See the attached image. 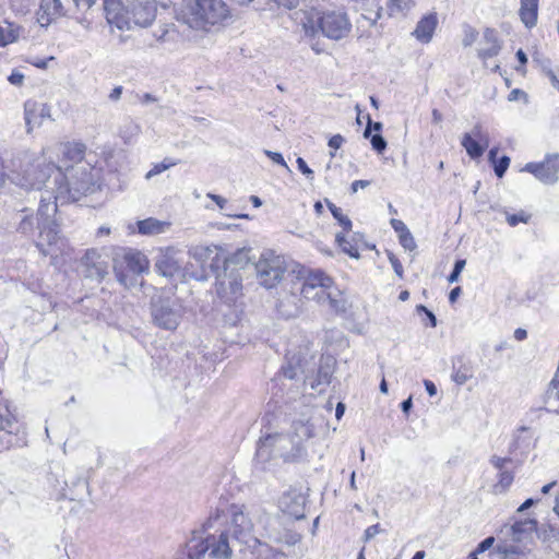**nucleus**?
Masks as SVG:
<instances>
[{"instance_id":"1","label":"nucleus","mask_w":559,"mask_h":559,"mask_svg":"<svg viewBox=\"0 0 559 559\" xmlns=\"http://www.w3.org/2000/svg\"><path fill=\"white\" fill-rule=\"evenodd\" d=\"M17 185L32 190L49 188L55 201L58 199L79 201L99 189L93 169L88 166L67 167L63 174L53 164H44L39 159L23 170Z\"/></svg>"},{"instance_id":"2","label":"nucleus","mask_w":559,"mask_h":559,"mask_svg":"<svg viewBox=\"0 0 559 559\" xmlns=\"http://www.w3.org/2000/svg\"><path fill=\"white\" fill-rule=\"evenodd\" d=\"M46 193L47 197L43 193L40 194V202L36 214L28 209L21 211V219L16 228L19 233L25 236L33 235L36 229L39 230V240L36 242V247L44 257L57 254V251L53 249L55 247L61 250L59 247L61 238L55 221L57 204L52 199L51 192L46 190Z\"/></svg>"},{"instance_id":"3","label":"nucleus","mask_w":559,"mask_h":559,"mask_svg":"<svg viewBox=\"0 0 559 559\" xmlns=\"http://www.w3.org/2000/svg\"><path fill=\"white\" fill-rule=\"evenodd\" d=\"M294 21L301 26L305 37L314 39L319 33L332 40L347 37L352 31V23L347 13L343 11L320 12L314 8L298 10L293 14Z\"/></svg>"},{"instance_id":"4","label":"nucleus","mask_w":559,"mask_h":559,"mask_svg":"<svg viewBox=\"0 0 559 559\" xmlns=\"http://www.w3.org/2000/svg\"><path fill=\"white\" fill-rule=\"evenodd\" d=\"M293 273L300 283L299 290L304 298L328 306L336 313L345 311V301L333 296L331 292L333 280L323 271L297 265L293 269Z\"/></svg>"},{"instance_id":"5","label":"nucleus","mask_w":559,"mask_h":559,"mask_svg":"<svg viewBox=\"0 0 559 559\" xmlns=\"http://www.w3.org/2000/svg\"><path fill=\"white\" fill-rule=\"evenodd\" d=\"M255 455L257 460L263 463L273 459L296 463L306 460L307 451L290 435L270 433L260 439Z\"/></svg>"},{"instance_id":"6","label":"nucleus","mask_w":559,"mask_h":559,"mask_svg":"<svg viewBox=\"0 0 559 559\" xmlns=\"http://www.w3.org/2000/svg\"><path fill=\"white\" fill-rule=\"evenodd\" d=\"M230 19V10L223 0H193L183 14L185 23L195 29L222 25Z\"/></svg>"},{"instance_id":"7","label":"nucleus","mask_w":559,"mask_h":559,"mask_svg":"<svg viewBox=\"0 0 559 559\" xmlns=\"http://www.w3.org/2000/svg\"><path fill=\"white\" fill-rule=\"evenodd\" d=\"M209 521L221 524H252L261 523L265 518L260 508L229 503L227 499L221 498L215 510L210 513Z\"/></svg>"},{"instance_id":"8","label":"nucleus","mask_w":559,"mask_h":559,"mask_svg":"<svg viewBox=\"0 0 559 559\" xmlns=\"http://www.w3.org/2000/svg\"><path fill=\"white\" fill-rule=\"evenodd\" d=\"M247 536H249V532L240 527V530L234 531L231 537L228 532L222 533L215 544H211L209 539L204 540L202 537L200 539L194 537L188 544L189 557L199 559L212 546L211 554L215 558H228L235 545L241 543V539Z\"/></svg>"},{"instance_id":"9","label":"nucleus","mask_w":559,"mask_h":559,"mask_svg":"<svg viewBox=\"0 0 559 559\" xmlns=\"http://www.w3.org/2000/svg\"><path fill=\"white\" fill-rule=\"evenodd\" d=\"M151 314L156 326L167 331H175L183 317V308L176 300L156 298L152 300Z\"/></svg>"},{"instance_id":"10","label":"nucleus","mask_w":559,"mask_h":559,"mask_svg":"<svg viewBox=\"0 0 559 559\" xmlns=\"http://www.w3.org/2000/svg\"><path fill=\"white\" fill-rule=\"evenodd\" d=\"M117 280L126 287L134 284L132 276L141 275L148 270V260L136 250L129 249L123 255L121 262L114 266Z\"/></svg>"},{"instance_id":"11","label":"nucleus","mask_w":559,"mask_h":559,"mask_svg":"<svg viewBox=\"0 0 559 559\" xmlns=\"http://www.w3.org/2000/svg\"><path fill=\"white\" fill-rule=\"evenodd\" d=\"M260 285L265 288L275 287L286 271L285 260L272 252L263 253L254 265Z\"/></svg>"},{"instance_id":"12","label":"nucleus","mask_w":559,"mask_h":559,"mask_svg":"<svg viewBox=\"0 0 559 559\" xmlns=\"http://www.w3.org/2000/svg\"><path fill=\"white\" fill-rule=\"evenodd\" d=\"M66 487L63 488L62 498L63 504L61 509L69 510L74 515L84 514L88 509L84 507L83 502L88 496V484L84 478L78 477L71 480L64 481Z\"/></svg>"},{"instance_id":"13","label":"nucleus","mask_w":559,"mask_h":559,"mask_svg":"<svg viewBox=\"0 0 559 559\" xmlns=\"http://www.w3.org/2000/svg\"><path fill=\"white\" fill-rule=\"evenodd\" d=\"M242 277L238 270H224L216 274L215 290L217 296L225 302H234L242 290Z\"/></svg>"},{"instance_id":"14","label":"nucleus","mask_w":559,"mask_h":559,"mask_svg":"<svg viewBox=\"0 0 559 559\" xmlns=\"http://www.w3.org/2000/svg\"><path fill=\"white\" fill-rule=\"evenodd\" d=\"M155 0H128L126 5V19H130V25L147 27L156 16Z\"/></svg>"},{"instance_id":"15","label":"nucleus","mask_w":559,"mask_h":559,"mask_svg":"<svg viewBox=\"0 0 559 559\" xmlns=\"http://www.w3.org/2000/svg\"><path fill=\"white\" fill-rule=\"evenodd\" d=\"M523 170L546 185H554L559 179V154H548L540 163H527Z\"/></svg>"},{"instance_id":"16","label":"nucleus","mask_w":559,"mask_h":559,"mask_svg":"<svg viewBox=\"0 0 559 559\" xmlns=\"http://www.w3.org/2000/svg\"><path fill=\"white\" fill-rule=\"evenodd\" d=\"M461 145L471 158L475 159L483 156L489 146V135L484 130L481 123H476L471 132L462 135Z\"/></svg>"},{"instance_id":"17","label":"nucleus","mask_w":559,"mask_h":559,"mask_svg":"<svg viewBox=\"0 0 559 559\" xmlns=\"http://www.w3.org/2000/svg\"><path fill=\"white\" fill-rule=\"evenodd\" d=\"M182 252L174 247L160 249L155 261L157 272L165 277H174L181 273Z\"/></svg>"},{"instance_id":"18","label":"nucleus","mask_w":559,"mask_h":559,"mask_svg":"<svg viewBox=\"0 0 559 559\" xmlns=\"http://www.w3.org/2000/svg\"><path fill=\"white\" fill-rule=\"evenodd\" d=\"M305 502L306 499L301 493L296 491L285 492L280 500L282 521L294 522L304 520L306 518Z\"/></svg>"},{"instance_id":"19","label":"nucleus","mask_w":559,"mask_h":559,"mask_svg":"<svg viewBox=\"0 0 559 559\" xmlns=\"http://www.w3.org/2000/svg\"><path fill=\"white\" fill-rule=\"evenodd\" d=\"M81 263L84 266V275L87 278L100 282L108 274V263L102 259V255L95 249H88Z\"/></svg>"},{"instance_id":"20","label":"nucleus","mask_w":559,"mask_h":559,"mask_svg":"<svg viewBox=\"0 0 559 559\" xmlns=\"http://www.w3.org/2000/svg\"><path fill=\"white\" fill-rule=\"evenodd\" d=\"M46 118H50V108L47 104L27 100L24 104V119L27 133L40 127Z\"/></svg>"},{"instance_id":"21","label":"nucleus","mask_w":559,"mask_h":559,"mask_svg":"<svg viewBox=\"0 0 559 559\" xmlns=\"http://www.w3.org/2000/svg\"><path fill=\"white\" fill-rule=\"evenodd\" d=\"M103 2L107 22L119 29H130V19H126V8H122L121 0H104Z\"/></svg>"},{"instance_id":"22","label":"nucleus","mask_w":559,"mask_h":559,"mask_svg":"<svg viewBox=\"0 0 559 559\" xmlns=\"http://www.w3.org/2000/svg\"><path fill=\"white\" fill-rule=\"evenodd\" d=\"M493 544L495 537L489 536L480 542L476 549L471 552V555L475 556V558H478V556H483L486 551H489L488 556L490 559H507L509 556H513L515 554L513 547H509L507 545H499L496 549L491 550Z\"/></svg>"},{"instance_id":"23","label":"nucleus","mask_w":559,"mask_h":559,"mask_svg":"<svg viewBox=\"0 0 559 559\" xmlns=\"http://www.w3.org/2000/svg\"><path fill=\"white\" fill-rule=\"evenodd\" d=\"M63 15L64 10L60 0H40L37 21L41 26H48L57 17Z\"/></svg>"},{"instance_id":"24","label":"nucleus","mask_w":559,"mask_h":559,"mask_svg":"<svg viewBox=\"0 0 559 559\" xmlns=\"http://www.w3.org/2000/svg\"><path fill=\"white\" fill-rule=\"evenodd\" d=\"M438 25V17L437 13L432 12L425 16H423L414 32L412 33L413 36L416 37L417 40L427 44L432 39L433 33L436 31V27Z\"/></svg>"},{"instance_id":"25","label":"nucleus","mask_w":559,"mask_h":559,"mask_svg":"<svg viewBox=\"0 0 559 559\" xmlns=\"http://www.w3.org/2000/svg\"><path fill=\"white\" fill-rule=\"evenodd\" d=\"M481 45L483 46L478 49V57L483 61L496 57L501 50L500 41L497 38L496 32L492 29L485 31Z\"/></svg>"},{"instance_id":"26","label":"nucleus","mask_w":559,"mask_h":559,"mask_svg":"<svg viewBox=\"0 0 559 559\" xmlns=\"http://www.w3.org/2000/svg\"><path fill=\"white\" fill-rule=\"evenodd\" d=\"M170 227V223L148 217L138 222V230L141 235L155 236L166 233Z\"/></svg>"},{"instance_id":"27","label":"nucleus","mask_w":559,"mask_h":559,"mask_svg":"<svg viewBox=\"0 0 559 559\" xmlns=\"http://www.w3.org/2000/svg\"><path fill=\"white\" fill-rule=\"evenodd\" d=\"M538 0H521L519 11L521 21L527 28H532L537 23Z\"/></svg>"},{"instance_id":"28","label":"nucleus","mask_w":559,"mask_h":559,"mask_svg":"<svg viewBox=\"0 0 559 559\" xmlns=\"http://www.w3.org/2000/svg\"><path fill=\"white\" fill-rule=\"evenodd\" d=\"M282 372L284 378L289 380H296L299 379V376H302V382L306 383L308 379L306 369L301 366L300 359L296 357L288 360L287 365L282 368Z\"/></svg>"},{"instance_id":"29","label":"nucleus","mask_w":559,"mask_h":559,"mask_svg":"<svg viewBox=\"0 0 559 559\" xmlns=\"http://www.w3.org/2000/svg\"><path fill=\"white\" fill-rule=\"evenodd\" d=\"M86 146L80 142H68L62 144V154L64 158L79 163L83 159Z\"/></svg>"},{"instance_id":"30","label":"nucleus","mask_w":559,"mask_h":559,"mask_svg":"<svg viewBox=\"0 0 559 559\" xmlns=\"http://www.w3.org/2000/svg\"><path fill=\"white\" fill-rule=\"evenodd\" d=\"M294 438L296 442H300L302 444L304 440H308L314 436V426L309 421H294Z\"/></svg>"},{"instance_id":"31","label":"nucleus","mask_w":559,"mask_h":559,"mask_svg":"<svg viewBox=\"0 0 559 559\" xmlns=\"http://www.w3.org/2000/svg\"><path fill=\"white\" fill-rule=\"evenodd\" d=\"M21 27L12 23L4 22L0 24V47H4L15 41L20 36Z\"/></svg>"},{"instance_id":"32","label":"nucleus","mask_w":559,"mask_h":559,"mask_svg":"<svg viewBox=\"0 0 559 559\" xmlns=\"http://www.w3.org/2000/svg\"><path fill=\"white\" fill-rule=\"evenodd\" d=\"M141 133V126L133 119H126L120 126L119 134L124 143H130Z\"/></svg>"},{"instance_id":"33","label":"nucleus","mask_w":559,"mask_h":559,"mask_svg":"<svg viewBox=\"0 0 559 559\" xmlns=\"http://www.w3.org/2000/svg\"><path fill=\"white\" fill-rule=\"evenodd\" d=\"M249 251L246 249L238 250L231 257L225 260L224 267L229 270H240L249 262Z\"/></svg>"},{"instance_id":"34","label":"nucleus","mask_w":559,"mask_h":559,"mask_svg":"<svg viewBox=\"0 0 559 559\" xmlns=\"http://www.w3.org/2000/svg\"><path fill=\"white\" fill-rule=\"evenodd\" d=\"M332 378V367L330 365L321 366L318 370L317 379L310 382L311 389L322 392L321 385H328Z\"/></svg>"},{"instance_id":"35","label":"nucleus","mask_w":559,"mask_h":559,"mask_svg":"<svg viewBox=\"0 0 559 559\" xmlns=\"http://www.w3.org/2000/svg\"><path fill=\"white\" fill-rule=\"evenodd\" d=\"M416 4V0H389L388 11L390 15L406 14Z\"/></svg>"},{"instance_id":"36","label":"nucleus","mask_w":559,"mask_h":559,"mask_svg":"<svg viewBox=\"0 0 559 559\" xmlns=\"http://www.w3.org/2000/svg\"><path fill=\"white\" fill-rule=\"evenodd\" d=\"M559 402V371L557 370L555 377L549 383L548 390L545 395V404L555 406Z\"/></svg>"},{"instance_id":"37","label":"nucleus","mask_w":559,"mask_h":559,"mask_svg":"<svg viewBox=\"0 0 559 559\" xmlns=\"http://www.w3.org/2000/svg\"><path fill=\"white\" fill-rule=\"evenodd\" d=\"M514 475L509 471H502L498 474V481L493 486L495 493H502L512 485Z\"/></svg>"},{"instance_id":"38","label":"nucleus","mask_w":559,"mask_h":559,"mask_svg":"<svg viewBox=\"0 0 559 559\" xmlns=\"http://www.w3.org/2000/svg\"><path fill=\"white\" fill-rule=\"evenodd\" d=\"M328 206L335 219H337L338 224L344 228V230H350L352 229V221L343 214L342 209L337 207L332 202L328 201Z\"/></svg>"},{"instance_id":"39","label":"nucleus","mask_w":559,"mask_h":559,"mask_svg":"<svg viewBox=\"0 0 559 559\" xmlns=\"http://www.w3.org/2000/svg\"><path fill=\"white\" fill-rule=\"evenodd\" d=\"M335 239L343 252L352 258H359L358 248L352 241L346 239L342 234H337Z\"/></svg>"},{"instance_id":"40","label":"nucleus","mask_w":559,"mask_h":559,"mask_svg":"<svg viewBox=\"0 0 559 559\" xmlns=\"http://www.w3.org/2000/svg\"><path fill=\"white\" fill-rule=\"evenodd\" d=\"M177 164V160L165 158L162 163L154 165L153 168L146 173L145 179L150 180L154 176L162 174L163 171L169 169L173 166H176Z\"/></svg>"},{"instance_id":"41","label":"nucleus","mask_w":559,"mask_h":559,"mask_svg":"<svg viewBox=\"0 0 559 559\" xmlns=\"http://www.w3.org/2000/svg\"><path fill=\"white\" fill-rule=\"evenodd\" d=\"M15 427L16 419L7 409V415H0V430L7 431L8 433H13Z\"/></svg>"},{"instance_id":"42","label":"nucleus","mask_w":559,"mask_h":559,"mask_svg":"<svg viewBox=\"0 0 559 559\" xmlns=\"http://www.w3.org/2000/svg\"><path fill=\"white\" fill-rule=\"evenodd\" d=\"M531 215L526 214L524 211L519 212L518 214H509L506 212V219L508 224L512 227L516 226L519 223H527Z\"/></svg>"},{"instance_id":"43","label":"nucleus","mask_w":559,"mask_h":559,"mask_svg":"<svg viewBox=\"0 0 559 559\" xmlns=\"http://www.w3.org/2000/svg\"><path fill=\"white\" fill-rule=\"evenodd\" d=\"M492 165L496 176L502 178L510 165V158L508 156H502Z\"/></svg>"},{"instance_id":"44","label":"nucleus","mask_w":559,"mask_h":559,"mask_svg":"<svg viewBox=\"0 0 559 559\" xmlns=\"http://www.w3.org/2000/svg\"><path fill=\"white\" fill-rule=\"evenodd\" d=\"M399 238H400V243L402 245V247L404 249L409 250V251H413L416 249L417 246H416L415 239L409 230L400 235Z\"/></svg>"},{"instance_id":"45","label":"nucleus","mask_w":559,"mask_h":559,"mask_svg":"<svg viewBox=\"0 0 559 559\" xmlns=\"http://www.w3.org/2000/svg\"><path fill=\"white\" fill-rule=\"evenodd\" d=\"M211 252L212 251L210 250V248L202 247V246H195V247L191 248L189 251L190 255L193 257L198 261H203V260L207 259V257L210 255Z\"/></svg>"},{"instance_id":"46","label":"nucleus","mask_w":559,"mask_h":559,"mask_svg":"<svg viewBox=\"0 0 559 559\" xmlns=\"http://www.w3.org/2000/svg\"><path fill=\"white\" fill-rule=\"evenodd\" d=\"M490 464L500 472L506 471V465L512 462L511 457H501L498 455H491L489 459Z\"/></svg>"},{"instance_id":"47","label":"nucleus","mask_w":559,"mask_h":559,"mask_svg":"<svg viewBox=\"0 0 559 559\" xmlns=\"http://www.w3.org/2000/svg\"><path fill=\"white\" fill-rule=\"evenodd\" d=\"M472 377V374L466 369H457L452 373V380L459 384L463 385L467 382V380Z\"/></svg>"},{"instance_id":"48","label":"nucleus","mask_w":559,"mask_h":559,"mask_svg":"<svg viewBox=\"0 0 559 559\" xmlns=\"http://www.w3.org/2000/svg\"><path fill=\"white\" fill-rule=\"evenodd\" d=\"M371 146L378 153H382L386 148V141L381 134H373L370 139Z\"/></svg>"},{"instance_id":"49","label":"nucleus","mask_w":559,"mask_h":559,"mask_svg":"<svg viewBox=\"0 0 559 559\" xmlns=\"http://www.w3.org/2000/svg\"><path fill=\"white\" fill-rule=\"evenodd\" d=\"M466 261L465 260H457L454 264V267L451 272V274L448 277V281L450 283H455L459 281L460 274L465 267Z\"/></svg>"},{"instance_id":"50","label":"nucleus","mask_w":559,"mask_h":559,"mask_svg":"<svg viewBox=\"0 0 559 559\" xmlns=\"http://www.w3.org/2000/svg\"><path fill=\"white\" fill-rule=\"evenodd\" d=\"M264 154L272 160L274 162L275 164L277 165H281L283 167H285L287 170L290 171L288 165L286 164L283 155L281 153H277V152H272V151H269V150H264Z\"/></svg>"},{"instance_id":"51","label":"nucleus","mask_w":559,"mask_h":559,"mask_svg":"<svg viewBox=\"0 0 559 559\" xmlns=\"http://www.w3.org/2000/svg\"><path fill=\"white\" fill-rule=\"evenodd\" d=\"M297 166H298V169L309 179V180H313V170L311 168H309V166L307 165V163L305 162V159L302 157H298L297 160Z\"/></svg>"},{"instance_id":"52","label":"nucleus","mask_w":559,"mask_h":559,"mask_svg":"<svg viewBox=\"0 0 559 559\" xmlns=\"http://www.w3.org/2000/svg\"><path fill=\"white\" fill-rule=\"evenodd\" d=\"M382 9L380 7H377V10H370L367 14H364L362 16L370 21L371 24H376V22L381 17Z\"/></svg>"},{"instance_id":"53","label":"nucleus","mask_w":559,"mask_h":559,"mask_svg":"<svg viewBox=\"0 0 559 559\" xmlns=\"http://www.w3.org/2000/svg\"><path fill=\"white\" fill-rule=\"evenodd\" d=\"M390 224L399 236L408 230L407 226L401 219L392 218Z\"/></svg>"},{"instance_id":"54","label":"nucleus","mask_w":559,"mask_h":559,"mask_svg":"<svg viewBox=\"0 0 559 559\" xmlns=\"http://www.w3.org/2000/svg\"><path fill=\"white\" fill-rule=\"evenodd\" d=\"M73 2L78 10L87 11L97 2V0H73Z\"/></svg>"},{"instance_id":"55","label":"nucleus","mask_w":559,"mask_h":559,"mask_svg":"<svg viewBox=\"0 0 559 559\" xmlns=\"http://www.w3.org/2000/svg\"><path fill=\"white\" fill-rule=\"evenodd\" d=\"M543 71H544L545 75L549 79L552 87L559 91V79L557 78L555 72L551 69L546 68V67L543 69Z\"/></svg>"},{"instance_id":"56","label":"nucleus","mask_w":559,"mask_h":559,"mask_svg":"<svg viewBox=\"0 0 559 559\" xmlns=\"http://www.w3.org/2000/svg\"><path fill=\"white\" fill-rule=\"evenodd\" d=\"M389 260H390L391 265H392L394 272L396 273V275L399 277H402L403 276V266H402L401 262L399 261V259L395 258L393 254H391L389 257Z\"/></svg>"},{"instance_id":"57","label":"nucleus","mask_w":559,"mask_h":559,"mask_svg":"<svg viewBox=\"0 0 559 559\" xmlns=\"http://www.w3.org/2000/svg\"><path fill=\"white\" fill-rule=\"evenodd\" d=\"M476 38H477V32H476V31H474V29H469L468 32H466V33H465V36H464V38H463V41H462V43H463V45H464L465 47H468V46H471V45H473V44H474V41L476 40Z\"/></svg>"},{"instance_id":"58","label":"nucleus","mask_w":559,"mask_h":559,"mask_svg":"<svg viewBox=\"0 0 559 559\" xmlns=\"http://www.w3.org/2000/svg\"><path fill=\"white\" fill-rule=\"evenodd\" d=\"M343 142H344V138L342 135H340V134H336V135H333L329 140V146L334 148V150H337L338 147H341Z\"/></svg>"},{"instance_id":"59","label":"nucleus","mask_w":559,"mask_h":559,"mask_svg":"<svg viewBox=\"0 0 559 559\" xmlns=\"http://www.w3.org/2000/svg\"><path fill=\"white\" fill-rule=\"evenodd\" d=\"M207 198L212 199L221 210H224L225 205L227 204V200L221 195L207 193Z\"/></svg>"},{"instance_id":"60","label":"nucleus","mask_w":559,"mask_h":559,"mask_svg":"<svg viewBox=\"0 0 559 559\" xmlns=\"http://www.w3.org/2000/svg\"><path fill=\"white\" fill-rule=\"evenodd\" d=\"M369 186H370V181L369 180H355L352 183L350 189H352L353 193H356L359 188L365 189V188H367Z\"/></svg>"},{"instance_id":"61","label":"nucleus","mask_w":559,"mask_h":559,"mask_svg":"<svg viewBox=\"0 0 559 559\" xmlns=\"http://www.w3.org/2000/svg\"><path fill=\"white\" fill-rule=\"evenodd\" d=\"M274 1L278 5L289 9V10L295 9L299 3V0H274Z\"/></svg>"},{"instance_id":"62","label":"nucleus","mask_w":559,"mask_h":559,"mask_svg":"<svg viewBox=\"0 0 559 559\" xmlns=\"http://www.w3.org/2000/svg\"><path fill=\"white\" fill-rule=\"evenodd\" d=\"M539 501V499H533V498H528L526 499L519 508H518V512H523L527 509H530L531 507L535 506L537 502Z\"/></svg>"},{"instance_id":"63","label":"nucleus","mask_w":559,"mask_h":559,"mask_svg":"<svg viewBox=\"0 0 559 559\" xmlns=\"http://www.w3.org/2000/svg\"><path fill=\"white\" fill-rule=\"evenodd\" d=\"M24 80V75L20 72H12L9 76V81L13 85H21Z\"/></svg>"},{"instance_id":"64","label":"nucleus","mask_w":559,"mask_h":559,"mask_svg":"<svg viewBox=\"0 0 559 559\" xmlns=\"http://www.w3.org/2000/svg\"><path fill=\"white\" fill-rule=\"evenodd\" d=\"M520 96H522V97H525V98H526V96H527V95H526V93H525V92H523V91H521V90H519V88H515V90H512V91L510 92V94H509V96H508V99H509L510 102H514V100L519 99V97H520Z\"/></svg>"}]
</instances>
